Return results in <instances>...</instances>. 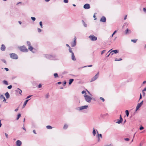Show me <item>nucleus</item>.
<instances>
[{"mask_svg":"<svg viewBox=\"0 0 146 146\" xmlns=\"http://www.w3.org/2000/svg\"><path fill=\"white\" fill-rule=\"evenodd\" d=\"M84 97H85L86 101L89 103L91 102V100H92V98L89 96L86 95V94L84 95Z\"/></svg>","mask_w":146,"mask_h":146,"instance_id":"1","label":"nucleus"},{"mask_svg":"<svg viewBox=\"0 0 146 146\" xmlns=\"http://www.w3.org/2000/svg\"><path fill=\"white\" fill-rule=\"evenodd\" d=\"M10 57L13 59H17L18 58V56L17 54L14 53H11L9 54Z\"/></svg>","mask_w":146,"mask_h":146,"instance_id":"2","label":"nucleus"},{"mask_svg":"<svg viewBox=\"0 0 146 146\" xmlns=\"http://www.w3.org/2000/svg\"><path fill=\"white\" fill-rule=\"evenodd\" d=\"M44 56V57L45 58L50 60H52L55 57V56H54L49 54H45Z\"/></svg>","mask_w":146,"mask_h":146,"instance_id":"3","label":"nucleus"},{"mask_svg":"<svg viewBox=\"0 0 146 146\" xmlns=\"http://www.w3.org/2000/svg\"><path fill=\"white\" fill-rule=\"evenodd\" d=\"M19 49L21 51L23 52H27L28 51V50L24 46H21L19 48Z\"/></svg>","mask_w":146,"mask_h":146,"instance_id":"4","label":"nucleus"},{"mask_svg":"<svg viewBox=\"0 0 146 146\" xmlns=\"http://www.w3.org/2000/svg\"><path fill=\"white\" fill-rule=\"evenodd\" d=\"M88 108V105H85L80 107L78 108H76V110L80 111L87 109Z\"/></svg>","mask_w":146,"mask_h":146,"instance_id":"5","label":"nucleus"},{"mask_svg":"<svg viewBox=\"0 0 146 146\" xmlns=\"http://www.w3.org/2000/svg\"><path fill=\"white\" fill-rule=\"evenodd\" d=\"M96 131H97V134L96 135V137L98 138V142H100V138L102 139V134H99L97 130H96Z\"/></svg>","mask_w":146,"mask_h":146,"instance_id":"6","label":"nucleus"},{"mask_svg":"<svg viewBox=\"0 0 146 146\" xmlns=\"http://www.w3.org/2000/svg\"><path fill=\"white\" fill-rule=\"evenodd\" d=\"M89 37L92 41H96L97 39V37L94 36L93 35H90Z\"/></svg>","mask_w":146,"mask_h":146,"instance_id":"7","label":"nucleus"},{"mask_svg":"<svg viewBox=\"0 0 146 146\" xmlns=\"http://www.w3.org/2000/svg\"><path fill=\"white\" fill-rule=\"evenodd\" d=\"M99 72H98L93 77L91 80V82H92L96 80L98 77Z\"/></svg>","mask_w":146,"mask_h":146,"instance_id":"8","label":"nucleus"},{"mask_svg":"<svg viewBox=\"0 0 146 146\" xmlns=\"http://www.w3.org/2000/svg\"><path fill=\"white\" fill-rule=\"evenodd\" d=\"M143 103V101H142L140 103L138 104L136 108V111H137L139 109Z\"/></svg>","mask_w":146,"mask_h":146,"instance_id":"9","label":"nucleus"},{"mask_svg":"<svg viewBox=\"0 0 146 146\" xmlns=\"http://www.w3.org/2000/svg\"><path fill=\"white\" fill-rule=\"evenodd\" d=\"M74 39V42H72L71 43V46L72 47H74L76 45V38L75 37Z\"/></svg>","mask_w":146,"mask_h":146,"instance_id":"10","label":"nucleus"},{"mask_svg":"<svg viewBox=\"0 0 146 146\" xmlns=\"http://www.w3.org/2000/svg\"><path fill=\"white\" fill-rule=\"evenodd\" d=\"M90 8V4L88 3L86 4L84 6V8L85 9H88Z\"/></svg>","mask_w":146,"mask_h":146,"instance_id":"11","label":"nucleus"},{"mask_svg":"<svg viewBox=\"0 0 146 146\" xmlns=\"http://www.w3.org/2000/svg\"><path fill=\"white\" fill-rule=\"evenodd\" d=\"M100 21L102 22H105L106 21V18L104 16H103L100 19Z\"/></svg>","mask_w":146,"mask_h":146,"instance_id":"12","label":"nucleus"},{"mask_svg":"<svg viewBox=\"0 0 146 146\" xmlns=\"http://www.w3.org/2000/svg\"><path fill=\"white\" fill-rule=\"evenodd\" d=\"M22 144L21 142L19 140H18L16 142V145L17 146H21Z\"/></svg>","mask_w":146,"mask_h":146,"instance_id":"13","label":"nucleus"},{"mask_svg":"<svg viewBox=\"0 0 146 146\" xmlns=\"http://www.w3.org/2000/svg\"><path fill=\"white\" fill-rule=\"evenodd\" d=\"M5 46L4 44H2L1 46V50L4 51H5Z\"/></svg>","mask_w":146,"mask_h":146,"instance_id":"14","label":"nucleus"},{"mask_svg":"<svg viewBox=\"0 0 146 146\" xmlns=\"http://www.w3.org/2000/svg\"><path fill=\"white\" fill-rule=\"evenodd\" d=\"M131 31L128 29L125 31V33L126 34H129L131 33Z\"/></svg>","mask_w":146,"mask_h":146,"instance_id":"15","label":"nucleus"},{"mask_svg":"<svg viewBox=\"0 0 146 146\" xmlns=\"http://www.w3.org/2000/svg\"><path fill=\"white\" fill-rule=\"evenodd\" d=\"M16 91L18 93H19L21 95V93L22 92V90L19 88H18L16 90Z\"/></svg>","mask_w":146,"mask_h":146,"instance_id":"16","label":"nucleus"},{"mask_svg":"<svg viewBox=\"0 0 146 146\" xmlns=\"http://www.w3.org/2000/svg\"><path fill=\"white\" fill-rule=\"evenodd\" d=\"M5 95L6 97V98L7 99H8L9 98V97H10V95L9 94V93L8 92H6L5 93Z\"/></svg>","mask_w":146,"mask_h":146,"instance_id":"17","label":"nucleus"},{"mask_svg":"<svg viewBox=\"0 0 146 146\" xmlns=\"http://www.w3.org/2000/svg\"><path fill=\"white\" fill-rule=\"evenodd\" d=\"M30 100V99L27 100H26L24 102V103L23 105V108H24L26 105L27 104L28 102Z\"/></svg>","mask_w":146,"mask_h":146,"instance_id":"18","label":"nucleus"},{"mask_svg":"<svg viewBox=\"0 0 146 146\" xmlns=\"http://www.w3.org/2000/svg\"><path fill=\"white\" fill-rule=\"evenodd\" d=\"M72 59L73 60H76V58L75 57L74 54V53L72 54Z\"/></svg>","mask_w":146,"mask_h":146,"instance_id":"19","label":"nucleus"},{"mask_svg":"<svg viewBox=\"0 0 146 146\" xmlns=\"http://www.w3.org/2000/svg\"><path fill=\"white\" fill-rule=\"evenodd\" d=\"M119 51L118 50H111L110 52L112 53V52H114L115 54L117 53Z\"/></svg>","mask_w":146,"mask_h":146,"instance_id":"20","label":"nucleus"},{"mask_svg":"<svg viewBox=\"0 0 146 146\" xmlns=\"http://www.w3.org/2000/svg\"><path fill=\"white\" fill-rule=\"evenodd\" d=\"M74 80L73 79H70L69 82V85H70L72 84L73 82L74 81Z\"/></svg>","mask_w":146,"mask_h":146,"instance_id":"21","label":"nucleus"},{"mask_svg":"<svg viewBox=\"0 0 146 146\" xmlns=\"http://www.w3.org/2000/svg\"><path fill=\"white\" fill-rule=\"evenodd\" d=\"M93 134L94 136H95L96 135V131L94 129V128H93Z\"/></svg>","mask_w":146,"mask_h":146,"instance_id":"22","label":"nucleus"},{"mask_svg":"<svg viewBox=\"0 0 146 146\" xmlns=\"http://www.w3.org/2000/svg\"><path fill=\"white\" fill-rule=\"evenodd\" d=\"M28 48L30 50L32 51V50L33 49V48L32 46L30 45L29 46Z\"/></svg>","mask_w":146,"mask_h":146,"instance_id":"23","label":"nucleus"},{"mask_svg":"<svg viewBox=\"0 0 146 146\" xmlns=\"http://www.w3.org/2000/svg\"><path fill=\"white\" fill-rule=\"evenodd\" d=\"M111 50H110L107 53V54H106V55H107V56H106V57H108L110 55V54H111V52H110V53H109V52Z\"/></svg>","mask_w":146,"mask_h":146,"instance_id":"24","label":"nucleus"},{"mask_svg":"<svg viewBox=\"0 0 146 146\" xmlns=\"http://www.w3.org/2000/svg\"><path fill=\"white\" fill-rule=\"evenodd\" d=\"M3 83L6 85H7L8 84V82L6 80H3Z\"/></svg>","mask_w":146,"mask_h":146,"instance_id":"25","label":"nucleus"},{"mask_svg":"<svg viewBox=\"0 0 146 146\" xmlns=\"http://www.w3.org/2000/svg\"><path fill=\"white\" fill-rule=\"evenodd\" d=\"M68 126L66 124H65L63 127V129H66L68 127Z\"/></svg>","mask_w":146,"mask_h":146,"instance_id":"26","label":"nucleus"},{"mask_svg":"<svg viewBox=\"0 0 146 146\" xmlns=\"http://www.w3.org/2000/svg\"><path fill=\"white\" fill-rule=\"evenodd\" d=\"M82 22L84 26L85 27H86L87 26V25L86 24V23H85V22H84L83 20H82Z\"/></svg>","mask_w":146,"mask_h":146,"instance_id":"27","label":"nucleus"},{"mask_svg":"<svg viewBox=\"0 0 146 146\" xmlns=\"http://www.w3.org/2000/svg\"><path fill=\"white\" fill-rule=\"evenodd\" d=\"M125 113H126V115L127 117H128L129 115V111L128 110H126L125 111Z\"/></svg>","mask_w":146,"mask_h":146,"instance_id":"28","label":"nucleus"},{"mask_svg":"<svg viewBox=\"0 0 146 146\" xmlns=\"http://www.w3.org/2000/svg\"><path fill=\"white\" fill-rule=\"evenodd\" d=\"M21 114L20 113H19L17 115V117L16 119L18 120L19 118L21 116Z\"/></svg>","mask_w":146,"mask_h":146,"instance_id":"29","label":"nucleus"},{"mask_svg":"<svg viewBox=\"0 0 146 146\" xmlns=\"http://www.w3.org/2000/svg\"><path fill=\"white\" fill-rule=\"evenodd\" d=\"M46 127L48 129H51L52 128V127L50 125H47Z\"/></svg>","mask_w":146,"mask_h":146,"instance_id":"30","label":"nucleus"},{"mask_svg":"<svg viewBox=\"0 0 146 146\" xmlns=\"http://www.w3.org/2000/svg\"><path fill=\"white\" fill-rule=\"evenodd\" d=\"M54 76L55 78H56L58 77V75L57 73H56L54 74Z\"/></svg>","mask_w":146,"mask_h":146,"instance_id":"31","label":"nucleus"},{"mask_svg":"<svg viewBox=\"0 0 146 146\" xmlns=\"http://www.w3.org/2000/svg\"><path fill=\"white\" fill-rule=\"evenodd\" d=\"M137 40V39H135V40H131V41L133 42L134 43H135L136 42Z\"/></svg>","mask_w":146,"mask_h":146,"instance_id":"32","label":"nucleus"},{"mask_svg":"<svg viewBox=\"0 0 146 146\" xmlns=\"http://www.w3.org/2000/svg\"><path fill=\"white\" fill-rule=\"evenodd\" d=\"M27 44L28 46L31 45L30 42L29 41H27Z\"/></svg>","mask_w":146,"mask_h":146,"instance_id":"33","label":"nucleus"},{"mask_svg":"<svg viewBox=\"0 0 146 146\" xmlns=\"http://www.w3.org/2000/svg\"><path fill=\"white\" fill-rule=\"evenodd\" d=\"M1 61L2 62H4L6 64H7L6 63V61L5 60V59H3L1 60Z\"/></svg>","mask_w":146,"mask_h":146,"instance_id":"34","label":"nucleus"},{"mask_svg":"<svg viewBox=\"0 0 146 146\" xmlns=\"http://www.w3.org/2000/svg\"><path fill=\"white\" fill-rule=\"evenodd\" d=\"M69 51L72 54L73 53H74L72 50V49L70 48H69Z\"/></svg>","mask_w":146,"mask_h":146,"instance_id":"35","label":"nucleus"},{"mask_svg":"<svg viewBox=\"0 0 146 146\" xmlns=\"http://www.w3.org/2000/svg\"><path fill=\"white\" fill-rule=\"evenodd\" d=\"M39 24L41 28H42V22L41 21H40L39 23Z\"/></svg>","mask_w":146,"mask_h":146,"instance_id":"36","label":"nucleus"},{"mask_svg":"<svg viewBox=\"0 0 146 146\" xmlns=\"http://www.w3.org/2000/svg\"><path fill=\"white\" fill-rule=\"evenodd\" d=\"M31 19L33 21H34L35 20H36V18L35 17H31Z\"/></svg>","mask_w":146,"mask_h":146,"instance_id":"37","label":"nucleus"},{"mask_svg":"<svg viewBox=\"0 0 146 146\" xmlns=\"http://www.w3.org/2000/svg\"><path fill=\"white\" fill-rule=\"evenodd\" d=\"M38 31L39 33H40L42 31V30L39 28H37Z\"/></svg>","mask_w":146,"mask_h":146,"instance_id":"38","label":"nucleus"},{"mask_svg":"<svg viewBox=\"0 0 146 146\" xmlns=\"http://www.w3.org/2000/svg\"><path fill=\"white\" fill-rule=\"evenodd\" d=\"M121 121L119 119H117V121L116 122L118 124L120 123H121Z\"/></svg>","mask_w":146,"mask_h":146,"instance_id":"39","label":"nucleus"},{"mask_svg":"<svg viewBox=\"0 0 146 146\" xmlns=\"http://www.w3.org/2000/svg\"><path fill=\"white\" fill-rule=\"evenodd\" d=\"M120 120L121 121V122H122L123 121V119L121 117V115H120Z\"/></svg>","mask_w":146,"mask_h":146,"instance_id":"40","label":"nucleus"},{"mask_svg":"<svg viewBox=\"0 0 146 146\" xmlns=\"http://www.w3.org/2000/svg\"><path fill=\"white\" fill-rule=\"evenodd\" d=\"M12 88V86L11 85H10V86H8L7 87V88L9 89H11Z\"/></svg>","mask_w":146,"mask_h":146,"instance_id":"41","label":"nucleus"},{"mask_svg":"<svg viewBox=\"0 0 146 146\" xmlns=\"http://www.w3.org/2000/svg\"><path fill=\"white\" fill-rule=\"evenodd\" d=\"M117 31H115L112 34L111 37H112L117 32Z\"/></svg>","mask_w":146,"mask_h":146,"instance_id":"42","label":"nucleus"},{"mask_svg":"<svg viewBox=\"0 0 146 146\" xmlns=\"http://www.w3.org/2000/svg\"><path fill=\"white\" fill-rule=\"evenodd\" d=\"M143 129H144V127H143V126H141V125L140 126V128H139V129H140V130H143Z\"/></svg>","mask_w":146,"mask_h":146,"instance_id":"43","label":"nucleus"},{"mask_svg":"<svg viewBox=\"0 0 146 146\" xmlns=\"http://www.w3.org/2000/svg\"><path fill=\"white\" fill-rule=\"evenodd\" d=\"M100 99L101 100H102V101L103 102H104V101H105V100L104 99V98H102V97H100Z\"/></svg>","mask_w":146,"mask_h":146,"instance_id":"44","label":"nucleus"},{"mask_svg":"<svg viewBox=\"0 0 146 146\" xmlns=\"http://www.w3.org/2000/svg\"><path fill=\"white\" fill-rule=\"evenodd\" d=\"M0 98L2 99L4 98V97L3 95H0Z\"/></svg>","mask_w":146,"mask_h":146,"instance_id":"45","label":"nucleus"},{"mask_svg":"<svg viewBox=\"0 0 146 146\" xmlns=\"http://www.w3.org/2000/svg\"><path fill=\"white\" fill-rule=\"evenodd\" d=\"M106 51V50H103L101 53V54H102L104 53Z\"/></svg>","mask_w":146,"mask_h":146,"instance_id":"46","label":"nucleus"},{"mask_svg":"<svg viewBox=\"0 0 146 146\" xmlns=\"http://www.w3.org/2000/svg\"><path fill=\"white\" fill-rule=\"evenodd\" d=\"M124 140L127 141H128L129 140V139L128 138H125L124 139Z\"/></svg>","mask_w":146,"mask_h":146,"instance_id":"47","label":"nucleus"},{"mask_svg":"<svg viewBox=\"0 0 146 146\" xmlns=\"http://www.w3.org/2000/svg\"><path fill=\"white\" fill-rule=\"evenodd\" d=\"M64 2L65 3H67L68 2V0H64Z\"/></svg>","mask_w":146,"mask_h":146,"instance_id":"48","label":"nucleus"},{"mask_svg":"<svg viewBox=\"0 0 146 146\" xmlns=\"http://www.w3.org/2000/svg\"><path fill=\"white\" fill-rule=\"evenodd\" d=\"M49 94L48 93L46 96V98H48L49 97Z\"/></svg>","mask_w":146,"mask_h":146,"instance_id":"49","label":"nucleus"},{"mask_svg":"<svg viewBox=\"0 0 146 146\" xmlns=\"http://www.w3.org/2000/svg\"><path fill=\"white\" fill-rule=\"evenodd\" d=\"M41 87H42V85L40 84L38 85V88H41Z\"/></svg>","mask_w":146,"mask_h":146,"instance_id":"50","label":"nucleus"},{"mask_svg":"<svg viewBox=\"0 0 146 146\" xmlns=\"http://www.w3.org/2000/svg\"><path fill=\"white\" fill-rule=\"evenodd\" d=\"M145 91H143V90H142V93L143 94V96H145V93L144 92Z\"/></svg>","mask_w":146,"mask_h":146,"instance_id":"51","label":"nucleus"},{"mask_svg":"<svg viewBox=\"0 0 146 146\" xmlns=\"http://www.w3.org/2000/svg\"><path fill=\"white\" fill-rule=\"evenodd\" d=\"M143 11L145 12V13H146V9L145 8H143Z\"/></svg>","mask_w":146,"mask_h":146,"instance_id":"52","label":"nucleus"},{"mask_svg":"<svg viewBox=\"0 0 146 146\" xmlns=\"http://www.w3.org/2000/svg\"><path fill=\"white\" fill-rule=\"evenodd\" d=\"M32 96V95H29L27 97L26 99H28Z\"/></svg>","mask_w":146,"mask_h":146,"instance_id":"53","label":"nucleus"},{"mask_svg":"<svg viewBox=\"0 0 146 146\" xmlns=\"http://www.w3.org/2000/svg\"><path fill=\"white\" fill-rule=\"evenodd\" d=\"M66 84V81H64V82L63 83V86H65Z\"/></svg>","mask_w":146,"mask_h":146,"instance_id":"54","label":"nucleus"},{"mask_svg":"<svg viewBox=\"0 0 146 146\" xmlns=\"http://www.w3.org/2000/svg\"><path fill=\"white\" fill-rule=\"evenodd\" d=\"M92 66V65H88V66H84V67H91Z\"/></svg>","mask_w":146,"mask_h":146,"instance_id":"55","label":"nucleus"},{"mask_svg":"<svg viewBox=\"0 0 146 146\" xmlns=\"http://www.w3.org/2000/svg\"><path fill=\"white\" fill-rule=\"evenodd\" d=\"M86 92L84 90H83V91H82V94L86 93Z\"/></svg>","mask_w":146,"mask_h":146,"instance_id":"56","label":"nucleus"},{"mask_svg":"<svg viewBox=\"0 0 146 146\" xmlns=\"http://www.w3.org/2000/svg\"><path fill=\"white\" fill-rule=\"evenodd\" d=\"M5 136H6V137L7 138H8V134H7V133H5Z\"/></svg>","mask_w":146,"mask_h":146,"instance_id":"57","label":"nucleus"},{"mask_svg":"<svg viewBox=\"0 0 146 146\" xmlns=\"http://www.w3.org/2000/svg\"><path fill=\"white\" fill-rule=\"evenodd\" d=\"M142 98V95H141V94H140V97H139V100L141 99Z\"/></svg>","mask_w":146,"mask_h":146,"instance_id":"58","label":"nucleus"},{"mask_svg":"<svg viewBox=\"0 0 146 146\" xmlns=\"http://www.w3.org/2000/svg\"><path fill=\"white\" fill-rule=\"evenodd\" d=\"M4 69L7 71H8L9 70L8 68H5Z\"/></svg>","mask_w":146,"mask_h":146,"instance_id":"59","label":"nucleus"},{"mask_svg":"<svg viewBox=\"0 0 146 146\" xmlns=\"http://www.w3.org/2000/svg\"><path fill=\"white\" fill-rule=\"evenodd\" d=\"M33 133L34 134H36V131H35V130H33Z\"/></svg>","mask_w":146,"mask_h":146,"instance_id":"60","label":"nucleus"},{"mask_svg":"<svg viewBox=\"0 0 146 146\" xmlns=\"http://www.w3.org/2000/svg\"><path fill=\"white\" fill-rule=\"evenodd\" d=\"M127 16V15H126L125 16V17H124V20H125L126 19Z\"/></svg>","mask_w":146,"mask_h":146,"instance_id":"61","label":"nucleus"},{"mask_svg":"<svg viewBox=\"0 0 146 146\" xmlns=\"http://www.w3.org/2000/svg\"><path fill=\"white\" fill-rule=\"evenodd\" d=\"M62 83L61 82H58L57 83V84H61Z\"/></svg>","mask_w":146,"mask_h":146,"instance_id":"62","label":"nucleus"},{"mask_svg":"<svg viewBox=\"0 0 146 146\" xmlns=\"http://www.w3.org/2000/svg\"><path fill=\"white\" fill-rule=\"evenodd\" d=\"M23 129L24 130H25V131H26V129L25 128V127H24V126L23 127Z\"/></svg>","mask_w":146,"mask_h":146,"instance_id":"63","label":"nucleus"},{"mask_svg":"<svg viewBox=\"0 0 146 146\" xmlns=\"http://www.w3.org/2000/svg\"><path fill=\"white\" fill-rule=\"evenodd\" d=\"M143 91H146V87L143 90Z\"/></svg>","mask_w":146,"mask_h":146,"instance_id":"64","label":"nucleus"}]
</instances>
